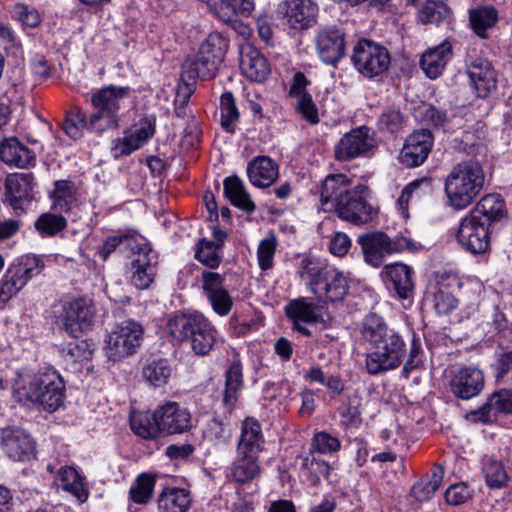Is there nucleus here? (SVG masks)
<instances>
[{"label": "nucleus", "instance_id": "nucleus-1", "mask_svg": "<svg viewBox=\"0 0 512 512\" xmlns=\"http://www.w3.org/2000/svg\"><path fill=\"white\" fill-rule=\"evenodd\" d=\"M360 334L373 349L365 357L368 374L379 375L401 366L407 352L406 342L398 331L387 325L383 317L376 313L366 315Z\"/></svg>", "mask_w": 512, "mask_h": 512}, {"label": "nucleus", "instance_id": "nucleus-2", "mask_svg": "<svg viewBox=\"0 0 512 512\" xmlns=\"http://www.w3.org/2000/svg\"><path fill=\"white\" fill-rule=\"evenodd\" d=\"M64 391L65 384L60 374L49 369L23 381L13 395L22 405L54 412L63 404Z\"/></svg>", "mask_w": 512, "mask_h": 512}, {"label": "nucleus", "instance_id": "nucleus-3", "mask_svg": "<svg viewBox=\"0 0 512 512\" xmlns=\"http://www.w3.org/2000/svg\"><path fill=\"white\" fill-rule=\"evenodd\" d=\"M297 273L319 301H342L348 293L349 285L343 273L317 259L304 257Z\"/></svg>", "mask_w": 512, "mask_h": 512}, {"label": "nucleus", "instance_id": "nucleus-4", "mask_svg": "<svg viewBox=\"0 0 512 512\" xmlns=\"http://www.w3.org/2000/svg\"><path fill=\"white\" fill-rule=\"evenodd\" d=\"M485 173L477 161L467 160L455 165L445 179L448 204L455 210H463L473 203L483 190Z\"/></svg>", "mask_w": 512, "mask_h": 512}, {"label": "nucleus", "instance_id": "nucleus-5", "mask_svg": "<svg viewBox=\"0 0 512 512\" xmlns=\"http://www.w3.org/2000/svg\"><path fill=\"white\" fill-rule=\"evenodd\" d=\"M131 97L128 86L108 85L91 93L92 127L101 134L119 127L121 110Z\"/></svg>", "mask_w": 512, "mask_h": 512}, {"label": "nucleus", "instance_id": "nucleus-6", "mask_svg": "<svg viewBox=\"0 0 512 512\" xmlns=\"http://www.w3.org/2000/svg\"><path fill=\"white\" fill-rule=\"evenodd\" d=\"M95 314L93 301L87 297L63 300L59 304V310L55 311L56 323L75 339L91 329Z\"/></svg>", "mask_w": 512, "mask_h": 512}, {"label": "nucleus", "instance_id": "nucleus-7", "mask_svg": "<svg viewBox=\"0 0 512 512\" xmlns=\"http://www.w3.org/2000/svg\"><path fill=\"white\" fill-rule=\"evenodd\" d=\"M44 267V260L40 256H21L9 266L0 281V302L6 304L10 301L31 278L39 275Z\"/></svg>", "mask_w": 512, "mask_h": 512}, {"label": "nucleus", "instance_id": "nucleus-8", "mask_svg": "<svg viewBox=\"0 0 512 512\" xmlns=\"http://www.w3.org/2000/svg\"><path fill=\"white\" fill-rule=\"evenodd\" d=\"M351 61L354 68L366 78L384 74L391 62L386 47L368 39H360L353 48Z\"/></svg>", "mask_w": 512, "mask_h": 512}, {"label": "nucleus", "instance_id": "nucleus-9", "mask_svg": "<svg viewBox=\"0 0 512 512\" xmlns=\"http://www.w3.org/2000/svg\"><path fill=\"white\" fill-rule=\"evenodd\" d=\"M144 335L143 326L134 320H125L115 326L105 340V351L114 362L133 355L140 347Z\"/></svg>", "mask_w": 512, "mask_h": 512}, {"label": "nucleus", "instance_id": "nucleus-10", "mask_svg": "<svg viewBox=\"0 0 512 512\" xmlns=\"http://www.w3.org/2000/svg\"><path fill=\"white\" fill-rule=\"evenodd\" d=\"M369 188L365 185H357L341 197L333 209L337 216L347 222L360 226L373 220L377 211L368 202Z\"/></svg>", "mask_w": 512, "mask_h": 512}, {"label": "nucleus", "instance_id": "nucleus-11", "mask_svg": "<svg viewBox=\"0 0 512 512\" xmlns=\"http://www.w3.org/2000/svg\"><path fill=\"white\" fill-rule=\"evenodd\" d=\"M377 149L375 132L362 125L345 133L334 147V156L340 162L368 157Z\"/></svg>", "mask_w": 512, "mask_h": 512}, {"label": "nucleus", "instance_id": "nucleus-12", "mask_svg": "<svg viewBox=\"0 0 512 512\" xmlns=\"http://www.w3.org/2000/svg\"><path fill=\"white\" fill-rule=\"evenodd\" d=\"M357 243L361 246L365 261L374 267H379L386 255L401 252L409 246L407 238L391 239L379 231L359 235Z\"/></svg>", "mask_w": 512, "mask_h": 512}, {"label": "nucleus", "instance_id": "nucleus-13", "mask_svg": "<svg viewBox=\"0 0 512 512\" xmlns=\"http://www.w3.org/2000/svg\"><path fill=\"white\" fill-rule=\"evenodd\" d=\"M346 33L342 27L327 26L320 29L315 38L316 52L326 64L336 65L345 55Z\"/></svg>", "mask_w": 512, "mask_h": 512}, {"label": "nucleus", "instance_id": "nucleus-14", "mask_svg": "<svg viewBox=\"0 0 512 512\" xmlns=\"http://www.w3.org/2000/svg\"><path fill=\"white\" fill-rule=\"evenodd\" d=\"M159 433L182 434L192 427L190 412L175 401H166L154 411Z\"/></svg>", "mask_w": 512, "mask_h": 512}, {"label": "nucleus", "instance_id": "nucleus-15", "mask_svg": "<svg viewBox=\"0 0 512 512\" xmlns=\"http://www.w3.org/2000/svg\"><path fill=\"white\" fill-rule=\"evenodd\" d=\"M434 143V137L430 130L420 129L410 134L400 151L399 162L407 167L421 166L428 158Z\"/></svg>", "mask_w": 512, "mask_h": 512}, {"label": "nucleus", "instance_id": "nucleus-16", "mask_svg": "<svg viewBox=\"0 0 512 512\" xmlns=\"http://www.w3.org/2000/svg\"><path fill=\"white\" fill-rule=\"evenodd\" d=\"M490 228L467 214L460 222L457 240L467 251L481 254L488 250L490 245Z\"/></svg>", "mask_w": 512, "mask_h": 512}, {"label": "nucleus", "instance_id": "nucleus-17", "mask_svg": "<svg viewBox=\"0 0 512 512\" xmlns=\"http://www.w3.org/2000/svg\"><path fill=\"white\" fill-rule=\"evenodd\" d=\"M202 289L213 311L227 316L233 308V299L224 287L225 277L217 272L204 270L201 274Z\"/></svg>", "mask_w": 512, "mask_h": 512}, {"label": "nucleus", "instance_id": "nucleus-18", "mask_svg": "<svg viewBox=\"0 0 512 512\" xmlns=\"http://www.w3.org/2000/svg\"><path fill=\"white\" fill-rule=\"evenodd\" d=\"M132 256L131 283L137 289H147L154 282L157 274V255L148 244L142 241L139 249H136Z\"/></svg>", "mask_w": 512, "mask_h": 512}, {"label": "nucleus", "instance_id": "nucleus-19", "mask_svg": "<svg viewBox=\"0 0 512 512\" xmlns=\"http://www.w3.org/2000/svg\"><path fill=\"white\" fill-rule=\"evenodd\" d=\"M1 447L14 461H28L35 456L36 448L32 437L18 427H6L1 431Z\"/></svg>", "mask_w": 512, "mask_h": 512}, {"label": "nucleus", "instance_id": "nucleus-20", "mask_svg": "<svg viewBox=\"0 0 512 512\" xmlns=\"http://www.w3.org/2000/svg\"><path fill=\"white\" fill-rule=\"evenodd\" d=\"M412 274L413 271L408 265L393 263L383 268L381 277L388 290L398 299L412 300L415 290Z\"/></svg>", "mask_w": 512, "mask_h": 512}, {"label": "nucleus", "instance_id": "nucleus-21", "mask_svg": "<svg viewBox=\"0 0 512 512\" xmlns=\"http://www.w3.org/2000/svg\"><path fill=\"white\" fill-rule=\"evenodd\" d=\"M466 72L480 98H486L497 87V74L488 59L477 57L466 65Z\"/></svg>", "mask_w": 512, "mask_h": 512}, {"label": "nucleus", "instance_id": "nucleus-22", "mask_svg": "<svg viewBox=\"0 0 512 512\" xmlns=\"http://www.w3.org/2000/svg\"><path fill=\"white\" fill-rule=\"evenodd\" d=\"M484 375L481 370L465 366L460 368L450 380L453 395L462 400H469L483 390Z\"/></svg>", "mask_w": 512, "mask_h": 512}, {"label": "nucleus", "instance_id": "nucleus-23", "mask_svg": "<svg viewBox=\"0 0 512 512\" xmlns=\"http://www.w3.org/2000/svg\"><path fill=\"white\" fill-rule=\"evenodd\" d=\"M285 314L293 322V330L306 337H310L312 334L303 323L316 324L321 318L316 311L315 304L305 297L291 300L285 306Z\"/></svg>", "mask_w": 512, "mask_h": 512}, {"label": "nucleus", "instance_id": "nucleus-24", "mask_svg": "<svg viewBox=\"0 0 512 512\" xmlns=\"http://www.w3.org/2000/svg\"><path fill=\"white\" fill-rule=\"evenodd\" d=\"M476 220L482 221L490 229L507 218L508 212L505 201L499 194H488L481 198L476 206L468 213Z\"/></svg>", "mask_w": 512, "mask_h": 512}, {"label": "nucleus", "instance_id": "nucleus-25", "mask_svg": "<svg viewBox=\"0 0 512 512\" xmlns=\"http://www.w3.org/2000/svg\"><path fill=\"white\" fill-rule=\"evenodd\" d=\"M34 176L32 173H14L7 176L5 188L11 206L22 209L24 202L33 199Z\"/></svg>", "mask_w": 512, "mask_h": 512}, {"label": "nucleus", "instance_id": "nucleus-26", "mask_svg": "<svg viewBox=\"0 0 512 512\" xmlns=\"http://www.w3.org/2000/svg\"><path fill=\"white\" fill-rule=\"evenodd\" d=\"M175 373L171 360L161 356H152L144 361L141 376L144 381L154 388L166 386Z\"/></svg>", "mask_w": 512, "mask_h": 512}, {"label": "nucleus", "instance_id": "nucleus-27", "mask_svg": "<svg viewBox=\"0 0 512 512\" xmlns=\"http://www.w3.org/2000/svg\"><path fill=\"white\" fill-rule=\"evenodd\" d=\"M452 55V45L445 40L422 55L420 67L428 78L436 79L442 74Z\"/></svg>", "mask_w": 512, "mask_h": 512}, {"label": "nucleus", "instance_id": "nucleus-28", "mask_svg": "<svg viewBox=\"0 0 512 512\" xmlns=\"http://www.w3.org/2000/svg\"><path fill=\"white\" fill-rule=\"evenodd\" d=\"M240 68L244 75L257 82L264 81L270 74V65L267 59L252 45L242 47Z\"/></svg>", "mask_w": 512, "mask_h": 512}, {"label": "nucleus", "instance_id": "nucleus-29", "mask_svg": "<svg viewBox=\"0 0 512 512\" xmlns=\"http://www.w3.org/2000/svg\"><path fill=\"white\" fill-rule=\"evenodd\" d=\"M278 165L268 156H257L247 165L250 183L258 188L270 187L278 178Z\"/></svg>", "mask_w": 512, "mask_h": 512}, {"label": "nucleus", "instance_id": "nucleus-30", "mask_svg": "<svg viewBox=\"0 0 512 512\" xmlns=\"http://www.w3.org/2000/svg\"><path fill=\"white\" fill-rule=\"evenodd\" d=\"M264 436L261 424L254 418L247 417L241 426V436L237 445V453L255 455L264 449Z\"/></svg>", "mask_w": 512, "mask_h": 512}, {"label": "nucleus", "instance_id": "nucleus-31", "mask_svg": "<svg viewBox=\"0 0 512 512\" xmlns=\"http://www.w3.org/2000/svg\"><path fill=\"white\" fill-rule=\"evenodd\" d=\"M352 180L345 174H329L320 186V202L322 206L331 204L330 209L336 207L341 197L351 191Z\"/></svg>", "mask_w": 512, "mask_h": 512}, {"label": "nucleus", "instance_id": "nucleus-32", "mask_svg": "<svg viewBox=\"0 0 512 512\" xmlns=\"http://www.w3.org/2000/svg\"><path fill=\"white\" fill-rule=\"evenodd\" d=\"M318 7L311 0H291L286 11L287 22L293 29L312 26L317 17Z\"/></svg>", "mask_w": 512, "mask_h": 512}, {"label": "nucleus", "instance_id": "nucleus-33", "mask_svg": "<svg viewBox=\"0 0 512 512\" xmlns=\"http://www.w3.org/2000/svg\"><path fill=\"white\" fill-rule=\"evenodd\" d=\"M0 159L19 168H26L35 162V154L15 137L4 139L0 144Z\"/></svg>", "mask_w": 512, "mask_h": 512}, {"label": "nucleus", "instance_id": "nucleus-34", "mask_svg": "<svg viewBox=\"0 0 512 512\" xmlns=\"http://www.w3.org/2000/svg\"><path fill=\"white\" fill-rule=\"evenodd\" d=\"M203 318L204 316L198 313L175 314L166 323L167 332L175 341L187 342Z\"/></svg>", "mask_w": 512, "mask_h": 512}, {"label": "nucleus", "instance_id": "nucleus-35", "mask_svg": "<svg viewBox=\"0 0 512 512\" xmlns=\"http://www.w3.org/2000/svg\"><path fill=\"white\" fill-rule=\"evenodd\" d=\"M223 186L224 194L233 206L248 214L255 211L256 206L251 200L243 181L238 176L233 175L225 178Z\"/></svg>", "mask_w": 512, "mask_h": 512}, {"label": "nucleus", "instance_id": "nucleus-36", "mask_svg": "<svg viewBox=\"0 0 512 512\" xmlns=\"http://www.w3.org/2000/svg\"><path fill=\"white\" fill-rule=\"evenodd\" d=\"M219 65L210 58L203 54H198L195 57H189L183 64V78L188 80H195L200 78L202 80L213 79L218 72Z\"/></svg>", "mask_w": 512, "mask_h": 512}, {"label": "nucleus", "instance_id": "nucleus-37", "mask_svg": "<svg viewBox=\"0 0 512 512\" xmlns=\"http://www.w3.org/2000/svg\"><path fill=\"white\" fill-rule=\"evenodd\" d=\"M261 472L258 456L238 454L230 467L228 478L237 483H247L254 480Z\"/></svg>", "mask_w": 512, "mask_h": 512}, {"label": "nucleus", "instance_id": "nucleus-38", "mask_svg": "<svg viewBox=\"0 0 512 512\" xmlns=\"http://www.w3.org/2000/svg\"><path fill=\"white\" fill-rule=\"evenodd\" d=\"M243 387V372L240 361H234L225 372L223 405L231 412L238 401V393Z\"/></svg>", "mask_w": 512, "mask_h": 512}, {"label": "nucleus", "instance_id": "nucleus-39", "mask_svg": "<svg viewBox=\"0 0 512 512\" xmlns=\"http://www.w3.org/2000/svg\"><path fill=\"white\" fill-rule=\"evenodd\" d=\"M217 330L207 318H203L191 338L187 341L192 351L198 356H206L216 343Z\"/></svg>", "mask_w": 512, "mask_h": 512}, {"label": "nucleus", "instance_id": "nucleus-40", "mask_svg": "<svg viewBox=\"0 0 512 512\" xmlns=\"http://www.w3.org/2000/svg\"><path fill=\"white\" fill-rule=\"evenodd\" d=\"M496 412L512 413V391L500 390L493 393L487 402L475 412L478 420L483 423L491 421Z\"/></svg>", "mask_w": 512, "mask_h": 512}, {"label": "nucleus", "instance_id": "nucleus-41", "mask_svg": "<svg viewBox=\"0 0 512 512\" xmlns=\"http://www.w3.org/2000/svg\"><path fill=\"white\" fill-rule=\"evenodd\" d=\"M499 20L498 11L494 6L482 5L469 11L470 25L477 36L487 38V31Z\"/></svg>", "mask_w": 512, "mask_h": 512}, {"label": "nucleus", "instance_id": "nucleus-42", "mask_svg": "<svg viewBox=\"0 0 512 512\" xmlns=\"http://www.w3.org/2000/svg\"><path fill=\"white\" fill-rule=\"evenodd\" d=\"M190 505V493L182 488H165L158 499L159 512H187Z\"/></svg>", "mask_w": 512, "mask_h": 512}, {"label": "nucleus", "instance_id": "nucleus-43", "mask_svg": "<svg viewBox=\"0 0 512 512\" xmlns=\"http://www.w3.org/2000/svg\"><path fill=\"white\" fill-rule=\"evenodd\" d=\"M141 243L142 241H139L135 235L129 233L110 236L98 248V255L103 261H106L117 249L122 253L134 254Z\"/></svg>", "mask_w": 512, "mask_h": 512}, {"label": "nucleus", "instance_id": "nucleus-44", "mask_svg": "<svg viewBox=\"0 0 512 512\" xmlns=\"http://www.w3.org/2000/svg\"><path fill=\"white\" fill-rule=\"evenodd\" d=\"M443 477V468L441 466H434L430 474H427L413 485L411 496L419 502L429 500L441 486Z\"/></svg>", "mask_w": 512, "mask_h": 512}, {"label": "nucleus", "instance_id": "nucleus-45", "mask_svg": "<svg viewBox=\"0 0 512 512\" xmlns=\"http://www.w3.org/2000/svg\"><path fill=\"white\" fill-rule=\"evenodd\" d=\"M500 337L499 346L502 352L493 364L496 377L501 378L506 375L512 368V329H507L498 325Z\"/></svg>", "mask_w": 512, "mask_h": 512}, {"label": "nucleus", "instance_id": "nucleus-46", "mask_svg": "<svg viewBox=\"0 0 512 512\" xmlns=\"http://www.w3.org/2000/svg\"><path fill=\"white\" fill-rule=\"evenodd\" d=\"M76 187L70 180H57L52 194L53 207L60 212H68L76 204Z\"/></svg>", "mask_w": 512, "mask_h": 512}, {"label": "nucleus", "instance_id": "nucleus-47", "mask_svg": "<svg viewBox=\"0 0 512 512\" xmlns=\"http://www.w3.org/2000/svg\"><path fill=\"white\" fill-rule=\"evenodd\" d=\"M91 123L92 114L88 117L85 112L76 108L67 114L63 123V130L69 137L79 139L82 137L84 130L96 133Z\"/></svg>", "mask_w": 512, "mask_h": 512}, {"label": "nucleus", "instance_id": "nucleus-48", "mask_svg": "<svg viewBox=\"0 0 512 512\" xmlns=\"http://www.w3.org/2000/svg\"><path fill=\"white\" fill-rule=\"evenodd\" d=\"M227 47L228 41L219 32H211L201 43L198 52L220 65L224 59Z\"/></svg>", "mask_w": 512, "mask_h": 512}, {"label": "nucleus", "instance_id": "nucleus-49", "mask_svg": "<svg viewBox=\"0 0 512 512\" xmlns=\"http://www.w3.org/2000/svg\"><path fill=\"white\" fill-rule=\"evenodd\" d=\"M132 431L143 439H155L158 437V421L155 420L154 413H134L130 418Z\"/></svg>", "mask_w": 512, "mask_h": 512}, {"label": "nucleus", "instance_id": "nucleus-50", "mask_svg": "<svg viewBox=\"0 0 512 512\" xmlns=\"http://www.w3.org/2000/svg\"><path fill=\"white\" fill-rule=\"evenodd\" d=\"M221 250L215 245V242L203 238L197 243L195 258L204 266L216 269L222 262Z\"/></svg>", "mask_w": 512, "mask_h": 512}, {"label": "nucleus", "instance_id": "nucleus-51", "mask_svg": "<svg viewBox=\"0 0 512 512\" xmlns=\"http://www.w3.org/2000/svg\"><path fill=\"white\" fill-rule=\"evenodd\" d=\"M449 14V8L442 1L427 0L418 11V18L423 24L438 25Z\"/></svg>", "mask_w": 512, "mask_h": 512}, {"label": "nucleus", "instance_id": "nucleus-52", "mask_svg": "<svg viewBox=\"0 0 512 512\" xmlns=\"http://www.w3.org/2000/svg\"><path fill=\"white\" fill-rule=\"evenodd\" d=\"M482 472L486 484L492 489L503 487L508 481V474L502 462L494 459H487L483 463Z\"/></svg>", "mask_w": 512, "mask_h": 512}, {"label": "nucleus", "instance_id": "nucleus-53", "mask_svg": "<svg viewBox=\"0 0 512 512\" xmlns=\"http://www.w3.org/2000/svg\"><path fill=\"white\" fill-rule=\"evenodd\" d=\"M361 397L357 393L349 395L346 404L341 408L339 414L341 425L346 428L358 427L361 422Z\"/></svg>", "mask_w": 512, "mask_h": 512}, {"label": "nucleus", "instance_id": "nucleus-54", "mask_svg": "<svg viewBox=\"0 0 512 512\" xmlns=\"http://www.w3.org/2000/svg\"><path fill=\"white\" fill-rule=\"evenodd\" d=\"M155 478L152 475L143 473L137 477L129 490L130 498L137 504L147 503L153 493Z\"/></svg>", "mask_w": 512, "mask_h": 512}, {"label": "nucleus", "instance_id": "nucleus-55", "mask_svg": "<svg viewBox=\"0 0 512 512\" xmlns=\"http://www.w3.org/2000/svg\"><path fill=\"white\" fill-rule=\"evenodd\" d=\"M431 190L432 180L430 178L423 177L410 182L402 190L401 195L397 200L399 209L402 211L403 214H405L408 210L409 200L414 192L416 193L417 197H421L422 194L429 193L431 192Z\"/></svg>", "mask_w": 512, "mask_h": 512}, {"label": "nucleus", "instance_id": "nucleus-56", "mask_svg": "<svg viewBox=\"0 0 512 512\" xmlns=\"http://www.w3.org/2000/svg\"><path fill=\"white\" fill-rule=\"evenodd\" d=\"M221 125L227 132H234L235 123L239 119V112L231 92H225L220 98Z\"/></svg>", "mask_w": 512, "mask_h": 512}, {"label": "nucleus", "instance_id": "nucleus-57", "mask_svg": "<svg viewBox=\"0 0 512 512\" xmlns=\"http://www.w3.org/2000/svg\"><path fill=\"white\" fill-rule=\"evenodd\" d=\"M423 358H424V351L422 349L421 340L414 333L411 343H410L408 358L402 368V372H401L402 376L404 378L408 379L413 370L423 367V364H424Z\"/></svg>", "mask_w": 512, "mask_h": 512}, {"label": "nucleus", "instance_id": "nucleus-58", "mask_svg": "<svg viewBox=\"0 0 512 512\" xmlns=\"http://www.w3.org/2000/svg\"><path fill=\"white\" fill-rule=\"evenodd\" d=\"M58 480L64 490L80 498L81 492H83V481L73 467H61L58 471Z\"/></svg>", "mask_w": 512, "mask_h": 512}, {"label": "nucleus", "instance_id": "nucleus-59", "mask_svg": "<svg viewBox=\"0 0 512 512\" xmlns=\"http://www.w3.org/2000/svg\"><path fill=\"white\" fill-rule=\"evenodd\" d=\"M67 225L66 219L57 214H42L35 222L36 229L45 236H54L58 232L65 229Z\"/></svg>", "mask_w": 512, "mask_h": 512}, {"label": "nucleus", "instance_id": "nucleus-60", "mask_svg": "<svg viewBox=\"0 0 512 512\" xmlns=\"http://www.w3.org/2000/svg\"><path fill=\"white\" fill-rule=\"evenodd\" d=\"M277 248V239L274 235L263 238L257 248V260L262 271L273 267V259Z\"/></svg>", "mask_w": 512, "mask_h": 512}, {"label": "nucleus", "instance_id": "nucleus-61", "mask_svg": "<svg viewBox=\"0 0 512 512\" xmlns=\"http://www.w3.org/2000/svg\"><path fill=\"white\" fill-rule=\"evenodd\" d=\"M434 309L439 315H448L458 306V300L444 286H438L434 293Z\"/></svg>", "mask_w": 512, "mask_h": 512}, {"label": "nucleus", "instance_id": "nucleus-62", "mask_svg": "<svg viewBox=\"0 0 512 512\" xmlns=\"http://www.w3.org/2000/svg\"><path fill=\"white\" fill-rule=\"evenodd\" d=\"M403 126V115L398 108L389 107L382 112L378 119V127L381 131L397 133Z\"/></svg>", "mask_w": 512, "mask_h": 512}, {"label": "nucleus", "instance_id": "nucleus-63", "mask_svg": "<svg viewBox=\"0 0 512 512\" xmlns=\"http://www.w3.org/2000/svg\"><path fill=\"white\" fill-rule=\"evenodd\" d=\"M12 16L24 26L35 28L41 23L37 9L24 3H16L12 8Z\"/></svg>", "mask_w": 512, "mask_h": 512}, {"label": "nucleus", "instance_id": "nucleus-64", "mask_svg": "<svg viewBox=\"0 0 512 512\" xmlns=\"http://www.w3.org/2000/svg\"><path fill=\"white\" fill-rule=\"evenodd\" d=\"M302 468L309 474V481L313 485L320 482V477H328L330 473L329 464L316 459L314 456L304 458Z\"/></svg>", "mask_w": 512, "mask_h": 512}]
</instances>
